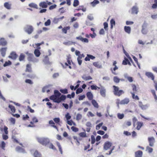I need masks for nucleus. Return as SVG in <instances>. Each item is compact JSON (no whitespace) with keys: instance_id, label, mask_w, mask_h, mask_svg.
I'll return each mask as SVG.
<instances>
[{"instance_id":"nucleus-1","label":"nucleus","mask_w":157,"mask_h":157,"mask_svg":"<svg viewBox=\"0 0 157 157\" xmlns=\"http://www.w3.org/2000/svg\"><path fill=\"white\" fill-rule=\"evenodd\" d=\"M66 98V96L64 95H61V94L57 90L54 91V94L51 96L49 99L52 100L54 102L59 103L62 101H65Z\"/></svg>"},{"instance_id":"nucleus-2","label":"nucleus","mask_w":157,"mask_h":157,"mask_svg":"<svg viewBox=\"0 0 157 157\" xmlns=\"http://www.w3.org/2000/svg\"><path fill=\"white\" fill-rule=\"evenodd\" d=\"M113 94L116 96L120 97L124 93V91L123 90H119V88L118 86H113Z\"/></svg>"},{"instance_id":"nucleus-3","label":"nucleus","mask_w":157,"mask_h":157,"mask_svg":"<svg viewBox=\"0 0 157 157\" xmlns=\"http://www.w3.org/2000/svg\"><path fill=\"white\" fill-rule=\"evenodd\" d=\"M37 140L40 143L45 146L47 145L50 143V140L47 138H39L37 139Z\"/></svg>"},{"instance_id":"nucleus-4","label":"nucleus","mask_w":157,"mask_h":157,"mask_svg":"<svg viewBox=\"0 0 157 157\" xmlns=\"http://www.w3.org/2000/svg\"><path fill=\"white\" fill-rule=\"evenodd\" d=\"M117 62L116 61H114L113 63V66H114L113 68H111L110 70L112 73L114 75H117V73L116 72V71L118 69V67L116 65Z\"/></svg>"},{"instance_id":"nucleus-5","label":"nucleus","mask_w":157,"mask_h":157,"mask_svg":"<svg viewBox=\"0 0 157 157\" xmlns=\"http://www.w3.org/2000/svg\"><path fill=\"white\" fill-rule=\"evenodd\" d=\"M25 31L28 34H31L33 31V27L30 25H27L25 28Z\"/></svg>"},{"instance_id":"nucleus-6","label":"nucleus","mask_w":157,"mask_h":157,"mask_svg":"<svg viewBox=\"0 0 157 157\" xmlns=\"http://www.w3.org/2000/svg\"><path fill=\"white\" fill-rule=\"evenodd\" d=\"M112 143L109 141H107L104 144V148L105 150H107L111 146Z\"/></svg>"},{"instance_id":"nucleus-7","label":"nucleus","mask_w":157,"mask_h":157,"mask_svg":"<svg viewBox=\"0 0 157 157\" xmlns=\"http://www.w3.org/2000/svg\"><path fill=\"white\" fill-rule=\"evenodd\" d=\"M93 65L97 68H101L102 66L101 63L99 62H95L93 63Z\"/></svg>"},{"instance_id":"nucleus-8","label":"nucleus","mask_w":157,"mask_h":157,"mask_svg":"<svg viewBox=\"0 0 157 157\" xmlns=\"http://www.w3.org/2000/svg\"><path fill=\"white\" fill-rule=\"evenodd\" d=\"M17 55L16 53L15 52H13L10 53L9 57L13 60H15L17 58Z\"/></svg>"},{"instance_id":"nucleus-9","label":"nucleus","mask_w":157,"mask_h":157,"mask_svg":"<svg viewBox=\"0 0 157 157\" xmlns=\"http://www.w3.org/2000/svg\"><path fill=\"white\" fill-rule=\"evenodd\" d=\"M7 44V42L5 38H1L0 39V45L4 46Z\"/></svg>"},{"instance_id":"nucleus-10","label":"nucleus","mask_w":157,"mask_h":157,"mask_svg":"<svg viewBox=\"0 0 157 157\" xmlns=\"http://www.w3.org/2000/svg\"><path fill=\"white\" fill-rule=\"evenodd\" d=\"M101 95L103 97H105L106 95V90L104 87H101L100 90Z\"/></svg>"},{"instance_id":"nucleus-11","label":"nucleus","mask_w":157,"mask_h":157,"mask_svg":"<svg viewBox=\"0 0 157 157\" xmlns=\"http://www.w3.org/2000/svg\"><path fill=\"white\" fill-rule=\"evenodd\" d=\"M87 56L85 59V60L86 61H89L90 60V59L93 60L95 58V56L90 54H87Z\"/></svg>"},{"instance_id":"nucleus-12","label":"nucleus","mask_w":157,"mask_h":157,"mask_svg":"<svg viewBox=\"0 0 157 157\" xmlns=\"http://www.w3.org/2000/svg\"><path fill=\"white\" fill-rule=\"evenodd\" d=\"M145 75L148 78H151L153 81H155L154 80L155 77L152 73L150 72H147L146 73Z\"/></svg>"},{"instance_id":"nucleus-13","label":"nucleus","mask_w":157,"mask_h":157,"mask_svg":"<svg viewBox=\"0 0 157 157\" xmlns=\"http://www.w3.org/2000/svg\"><path fill=\"white\" fill-rule=\"evenodd\" d=\"M148 140L149 143V145L151 146H153L154 145V143L155 142V139L153 137H149Z\"/></svg>"},{"instance_id":"nucleus-14","label":"nucleus","mask_w":157,"mask_h":157,"mask_svg":"<svg viewBox=\"0 0 157 157\" xmlns=\"http://www.w3.org/2000/svg\"><path fill=\"white\" fill-rule=\"evenodd\" d=\"M129 102V100L128 98H125L122 100L120 102L121 105H125L128 104Z\"/></svg>"},{"instance_id":"nucleus-15","label":"nucleus","mask_w":157,"mask_h":157,"mask_svg":"<svg viewBox=\"0 0 157 157\" xmlns=\"http://www.w3.org/2000/svg\"><path fill=\"white\" fill-rule=\"evenodd\" d=\"M76 39L81 40L82 42L85 43H88L89 41L88 39L86 38H83L81 36L77 37Z\"/></svg>"},{"instance_id":"nucleus-16","label":"nucleus","mask_w":157,"mask_h":157,"mask_svg":"<svg viewBox=\"0 0 157 157\" xmlns=\"http://www.w3.org/2000/svg\"><path fill=\"white\" fill-rule=\"evenodd\" d=\"M47 4L45 2H41L40 3L39 6L41 8H46L47 7Z\"/></svg>"},{"instance_id":"nucleus-17","label":"nucleus","mask_w":157,"mask_h":157,"mask_svg":"<svg viewBox=\"0 0 157 157\" xmlns=\"http://www.w3.org/2000/svg\"><path fill=\"white\" fill-rule=\"evenodd\" d=\"M122 64L124 65H126L127 64L130 66L131 65L129 60L126 57H125L123 61Z\"/></svg>"},{"instance_id":"nucleus-18","label":"nucleus","mask_w":157,"mask_h":157,"mask_svg":"<svg viewBox=\"0 0 157 157\" xmlns=\"http://www.w3.org/2000/svg\"><path fill=\"white\" fill-rule=\"evenodd\" d=\"M6 49V48H3L0 49V52L1 53L2 56L3 57H4L5 56Z\"/></svg>"},{"instance_id":"nucleus-19","label":"nucleus","mask_w":157,"mask_h":157,"mask_svg":"<svg viewBox=\"0 0 157 157\" xmlns=\"http://www.w3.org/2000/svg\"><path fill=\"white\" fill-rule=\"evenodd\" d=\"M32 71L31 65V64H27L26 66V72H31Z\"/></svg>"},{"instance_id":"nucleus-20","label":"nucleus","mask_w":157,"mask_h":157,"mask_svg":"<svg viewBox=\"0 0 157 157\" xmlns=\"http://www.w3.org/2000/svg\"><path fill=\"white\" fill-rule=\"evenodd\" d=\"M4 6L5 8L8 10L11 9V4L9 2H6L4 4Z\"/></svg>"},{"instance_id":"nucleus-21","label":"nucleus","mask_w":157,"mask_h":157,"mask_svg":"<svg viewBox=\"0 0 157 157\" xmlns=\"http://www.w3.org/2000/svg\"><path fill=\"white\" fill-rule=\"evenodd\" d=\"M143 152L142 151L139 150L135 153V157H142Z\"/></svg>"},{"instance_id":"nucleus-22","label":"nucleus","mask_w":157,"mask_h":157,"mask_svg":"<svg viewBox=\"0 0 157 157\" xmlns=\"http://www.w3.org/2000/svg\"><path fill=\"white\" fill-rule=\"evenodd\" d=\"M86 96L89 100H92L93 99V95L91 92H88L86 93Z\"/></svg>"},{"instance_id":"nucleus-23","label":"nucleus","mask_w":157,"mask_h":157,"mask_svg":"<svg viewBox=\"0 0 157 157\" xmlns=\"http://www.w3.org/2000/svg\"><path fill=\"white\" fill-rule=\"evenodd\" d=\"M70 26L64 27L62 29V33L64 34H66L67 32V31L70 30Z\"/></svg>"},{"instance_id":"nucleus-24","label":"nucleus","mask_w":157,"mask_h":157,"mask_svg":"<svg viewBox=\"0 0 157 157\" xmlns=\"http://www.w3.org/2000/svg\"><path fill=\"white\" fill-rule=\"evenodd\" d=\"M16 150L19 152H25L24 149L20 146H17L16 147Z\"/></svg>"},{"instance_id":"nucleus-25","label":"nucleus","mask_w":157,"mask_h":157,"mask_svg":"<svg viewBox=\"0 0 157 157\" xmlns=\"http://www.w3.org/2000/svg\"><path fill=\"white\" fill-rule=\"evenodd\" d=\"M49 124L51 125V126L52 127L54 128H56L57 130L58 129V128L55 125V123L52 120H50L49 122Z\"/></svg>"},{"instance_id":"nucleus-26","label":"nucleus","mask_w":157,"mask_h":157,"mask_svg":"<svg viewBox=\"0 0 157 157\" xmlns=\"http://www.w3.org/2000/svg\"><path fill=\"white\" fill-rule=\"evenodd\" d=\"M125 31L128 34H130L131 32V29L129 26H125L124 27Z\"/></svg>"},{"instance_id":"nucleus-27","label":"nucleus","mask_w":157,"mask_h":157,"mask_svg":"<svg viewBox=\"0 0 157 157\" xmlns=\"http://www.w3.org/2000/svg\"><path fill=\"white\" fill-rule=\"evenodd\" d=\"M132 14H137L138 13V8L135 6H133L132 9Z\"/></svg>"},{"instance_id":"nucleus-28","label":"nucleus","mask_w":157,"mask_h":157,"mask_svg":"<svg viewBox=\"0 0 157 157\" xmlns=\"http://www.w3.org/2000/svg\"><path fill=\"white\" fill-rule=\"evenodd\" d=\"M25 58V56L23 53H21L19 57V60L20 61H24Z\"/></svg>"},{"instance_id":"nucleus-29","label":"nucleus","mask_w":157,"mask_h":157,"mask_svg":"<svg viewBox=\"0 0 157 157\" xmlns=\"http://www.w3.org/2000/svg\"><path fill=\"white\" fill-rule=\"evenodd\" d=\"M34 54L36 57H38L40 56L41 53L40 51L38 49H36L34 50Z\"/></svg>"},{"instance_id":"nucleus-30","label":"nucleus","mask_w":157,"mask_h":157,"mask_svg":"<svg viewBox=\"0 0 157 157\" xmlns=\"http://www.w3.org/2000/svg\"><path fill=\"white\" fill-rule=\"evenodd\" d=\"M91 102L92 105L95 108H98V104L95 100H92Z\"/></svg>"},{"instance_id":"nucleus-31","label":"nucleus","mask_w":157,"mask_h":157,"mask_svg":"<svg viewBox=\"0 0 157 157\" xmlns=\"http://www.w3.org/2000/svg\"><path fill=\"white\" fill-rule=\"evenodd\" d=\"M131 86L133 91V92L132 93H136L137 90L136 86L134 84H132Z\"/></svg>"},{"instance_id":"nucleus-32","label":"nucleus","mask_w":157,"mask_h":157,"mask_svg":"<svg viewBox=\"0 0 157 157\" xmlns=\"http://www.w3.org/2000/svg\"><path fill=\"white\" fill-rule=\"evenodd\" d=\"M110 28L111 29H113V26L115 25V21L114 19H112L110 20Z\"/></svg>"},{"instance_id":"nucleus-33","label":"nucleus","mask_w":157,"mask_h":157,"mask_svg":"<svg viewBox=\"0 0 157 157\" xmlns=\"http://www.w3.org/2000/svg\"><path fill=\"white\" fill-rule=\"evenodd\" d=\"M9 107L10 109V110L12 113H13L15 112L16 109L13 106L11 105H9Z\"/></svg>"},{"instance_id":"nucleus-34","label":"nucleus","mask_w":157,"mask_h":157,"mask_svg":"<svg viewBox=\"0 0 157 157\" xmlns=\"http://www.w3.org/2000/svg\"><path fill=\"white\" fill-rule=\"evenodd\" d=\"M143 123L141 122H137V126L136 127L137 129L139 130H140L141 127L142 126Z\"/></svg>"},{"instance_id":"nucleus-35","label":"nucleus","mask_w":157,"mask_h":157,"mask_svg":"<svg viewBox=\"0 0 157 157\" xmlns=\"http://www.w3.org/2000/svg\"><path fill=\"white\" fill-rule=\"evenodd\" d=\"M139 105L142 109H145L147 108V106L143 105L141 102H139Z\"/></svg>"},{"instance_id":"nucleus-36","label":"nucleus","mask_w":157,"mask_h":157,"mask_svg":"<svg viewBox=\"0 0 157 157\" xmlns=\"http://www.w3.org/2000/svg\"><path fill=\"white\" fill-rule=\"evenodd\" d=\"M33 155L34 157H41V154L36 150L34 152Z\"/></svg>"},{"instance_id":"nucleus-37","label":"nucleus","mask_w":157,"mask_h":157,"mask_svg":"<svg viewBox=\"0 0 157 157\" xmlns=\"http://www.w3.org/2000/svg\"><path fill=\"white\" fill-rule=\"evenodd\" d=\"M56 144L57 146L59 148V150L60 151L61 154H62L63 151L60 143L58 142H57Z\"/></svg>"},{"instance_id":"nucleus-38","label":"nucleus","mask_w":157,"mask_h":157,"mask_svg":"<svg viewBox=\"0 0 157 157\" xmlns=\"http://www.w3.org/2000/svg\"><path fill=\"white\" fill-rule=\"evenodd\" d=\"M78 135L80 137L83 138H85L87 137V136L85 132H81L79 133Z\"/></svg>"},{"instance_id":"nucleus-39","label":"nucleus","mask_w":157,"mask_h":157,"mask_svg":"<svg viewBox=\"0 0 157 157\" xmlns=\"http://www.w3.org/2000/svg\"><path fill=\"white\" fill-rule=\"evenodd\" d=\"M48 147L49 148L52 149L53 150H56V147L52 143L50 142V143H49V144H48Z\"/></svg>"},{"instance_id":"nucleus-40","label":"nucleus","mask_w":157,"mask_h":157,"mask_svg":"<svg viewBox=\"0 0 157 157\" xmlns=\"http://www.w3.org/2000/svg\"><path fill=\"white\" fill-rule=\"evenodd\" d=\"M29 6L33 8L36 9H37L38 8V6L37 5L34 3H31L29 5Z\"/></svg>"},{"instance_id":"nucleus-41","label":"nucleus","mask_w":157,"mask_h":157,"mask_svg":"<svg viewBox=\"0 0 157 157\" xmlns=\"http://www.w3.org/2000/svg\"><path fill=\"white\" fill-rule=\"evenodd\" d=\"M82 78L84 80L86 81L92 79V78L90 76H86L84 75L82 77Z\"/></svg>"},{"instance_id":"nucleus-42","label":"nucleus","mask_w":157,"mask_h":157,"mask_svg":"<svg viewBox=\"0 0 157 157\" xmlns=\"http://www.w3.org/2000/svg\"><path fill=\"white\" fill-rule=\"evenodd\" d=\"M131 93L132 94V97L133 99L136 100H139V98L137 95H135V93Z\"/></svg>"},{"instance_id":"nucleus-43","label":"nucleus","mask_w":157,"mask_h":157,"mask_svg":"<svg viewBox=\"0 0 157 157\" xmlns=\"http://www.w3.org/2000/svg\"><path fill=\"white\" fill-rule=\"evenodd\" d=\"M124 77L125 78L127 79L129 82H133V78L132 77L130 76H125Z\"/></svg>"},{"instance_id":"nucleus-44","label":"nucleus","mask_w":157,"mask_h":157,"mask_svg":"<svg viewBox=\"0 0 157 157\" xmlns=\"http://www.w3.org/2000/svg\"><path fill=\"white\" fill-rule=\"evenodd\" d=\"M113 80L114 82L116 83H119L120 80V79L117 76L114 77Z\"/></svg>"},{"instance_id":"nucleus-45","label":"nucleus","mask_w":157,"mask_h":157,"mask_svg":"<svg viewBox=\"0 0 157 157\" xmlns=\"http://www.w3.org/2000/svg\"><path fill=\"white\" fill-rule=\"evenodd\" d=\"M99 1L98 0H94L91 3V4L93 6H95L96 4L99 3Z\"/></svg>"},{"instance_id":"nucleus-46","label":"nucleus","mask_w":157,"mask_h":157,"mask_svg":"<svg viewBox=\"0 0 157 157\" xmlns=\"http://www.w3.org/2000/svg\"><path fill=\"white\" fill-rule=\"evenodd\" d=\"M79 2L78 0H74V1L73 6L74 7H76L78 5Z\"/></svg>"},{"instance_id":"nucleus-47","label":"nucleus","mask_w":157,"mask_h":157,"mask_svg":"<svg viewBox=\"0 0 157 157\" xmlns=\"http://www.w3.org/2000/svg\"><path fill=\"white\" fill-rule=\"evenodd\" d=\"M28 59L29 61H31L33 60V55L32 54H29L28 55Z\"/></svg>"},{"instance_id":"nucleus-48","label":"nucleus","mask_w":157,"mask_h":157,"mask_svg":"<svg viewBox=\"0 0 157 157\" xmlns=\"http://www.w3.org/2000/svg\"><path fill=\"white\" fill-rule=\"evenodd\" d=\"M151 92L154 96L155 100H157V96L155 94V91L154 90H151Z\"/></svg>"},{"instance_id":"nucleus-49","label":"nucleus","mask_w":157,"mask_h":157,"mask_svg":"<svg viewBox=\"0 0 157 157\" xmlns=\"http://www.w3.org/2000/svg\"><path fill=\"white\" fill-rule=\"evenodd\" d=\"M60 91L63 94H67L68 93V90L67 89H60Z\"/></svg>"},{"instance_id":"nucleus-50","label":"nucleus","mask_w":157,"mask_h":157,"mask_svg":"<svg viewBox=\"0 0 157 157\" xmlns=\"http://www.w3.org/2000/svg\"><path fill=\"white\" fill-rule=\"evenodd\" d=\"M133 59L135 61V62L136 63L137 65H138V67L140 69V63H139L138 61V59H137L136 58L135 56H133Z\"/></svg>"},{"instance_id":"nucleus-51","label":"nucleus","mask_w":157,"mask_h":157,"mask_svg":"<svg viewBox=\"0 0 157 157\" xmlns=\"http://www.w3.org/2000/svg\"><path fill=\"white\" fill-rule=\"evenodd\" d=\"M82 115L80 113H78L77 114L76 117V119L77 120L79 121L81 120L82 118Z\"/></svg>"},{"instance_id":"nucleus-52","label":"nucleus","mask_w":157,"mask_h":157,"mask_svg":"<svg viewBox=\"0 0 157 157\" xmlns=\"http://www.w3.org/2000/svg\"><path fill=\"white\" fill-rule=\"evenodd\" d=\"M9 121L13 124H14L15 123V120L13 118H11L9 119Z\"/></svg>"},{"instance_id":"nucleus-53","label":"nucleus","mask_w":157,"mask_h":157,"mask_svg":"<svg viewBox=\"0 0 157 157\" xmlns=\"http://www.w3.org/2000/svg\"><path fill=\"white\" fill-rule=\"evenodd\" d=\"M91 88L92 90H96L98 88V89H100V88L99 87L97 86H96L92 85L91 86Z\"/></svg>"},{"instance_id":"nucleus-54","label":"nucleus","mask_w":157,"mask_h":157,"mask_svg":"<svg viewBox=\"0 0 157 157\" xmlns=\"http://www.w3.org/2000/svg\"><path fill=\"white\" fill-rule=\"evenodd\" d=\"M95 139L94 136L93 135L91 136V143L92 144H94L95 142Z\"/></svg>"},{"instance_id":"nucleus-55","label":"nucleus","mask_w":157,"mask_h":157,"mask_svg":"<svg viewBox=\"0 0 157 157\" xmlns=\"http://www.w3.org/2000/svg\"><path fill=\"white\" fill-rule=\"evenodd\" d=\"M71 129L73 131L75 132H77L78 131V128L73 126L71 127Z\"/></svg>"},{"instance_id":"nucleus-56","label":"nucleus","mask_w":157,"mask_h":157,"mask_svg":"<svg viewBox=\"0 0 157 157\" xmlns=\"http://www.w3.org/2000/svg\"><path fill=\"white\" fill-rule=\"evenodd\" d=\"M103 124V123L101 122V123H99V124L96 125V130H99L100 129L102 125Z\"/></svg>"},{"instance_id":"nucleus-57","label":"nucleus","mask_w":157,"mask_h":157,"mask_svg":"<svg viewBox=\"0 0 157 157\" xmlns=\"http://www.w3.org/2000/svg\"><path fill=\"white\" fill-rule=\"evenodd\" d=\"M53 120L55 123L56 124H59V123L60 121V119L59 118H55L53 119Z\"/></svg>"},{"instance_id":"nucleus-58","label":"nucleus","mask_w":157,"mask_h":157,"mask_svg":"<svg viewBox=\"0 0 157 157\" xmlns=\"http://www.w3.org/2000/svg\"><path fill=\"white\" fill-rule=\"evenodd\" d=\"M83 91V90L81 88H78L76 90V93L77 94H79L80 93L82 92Z\"/></svg>"},{"instance_id":"nucleus-59","label":"nucleus","mask_w":157,"mask_h":157,"mask_svg":"<svg viewBox=\"0 0 157 157\" xmlns=\"http://www.w3.org/2000/svg\"><path fill=\"white\" fill-rule=\"evenodd\" d=\"M71 59V57L70 56L67 57V62L69 65H71V62H72V61L70 60Z\"/></svg>"},{"instance_id":"nucleus-60","label":"nucleus","mask_w":157,"mask_h":157,"mask_svg":"<svg viewBox=\"0 0 157 157\" xmlns=\"http://www.w3.org/2000/svg\"><path fill=\"white\" fill-rule=\"evenodd\" d=\"M29 118V117L27 114H26L25 115H23L22 117V120L25 121L26 120H28Z\"/></svg>"},{"instance_id":"nucleus-61","label":"nucleus","mask_w":157,"mask_h":157,"mask_svg":"<svg viewBox=\"0 0 157 157\" xmlns=\"http://www.w3.org/2000/svg\"><path fill=\"white\" fill-rule=\"evenodd\" d=\"M51 21L50 19H48L47 20V21L45 22L44 23V25L46 26H48L49 25L51 24Z\"/></svg>"},{"instance_id":"nucleus-62","label":"nucleus","mask_w":157,"mask_h":157,"mask_svg":"<svg viewBox=\"0 0 157 157\" xmlns=\"http://www.w3.org/2000/svg\"><path fill=\"white\" fill-rule=\"evenodd\" d=\"M147 150L148 151V152L149 153L152 152L153 151V149L152 148L147 146L146 147Z\"/></svg>"},{"instance_id":"nucleus-63","label":"nucleus","mask_w":157,"mask_h":157,"mask_svg":"<svg viewBox=\"0 0 157 157\" xmlns=\"http://www.w3.org/2000/svg\"><path fill=\"white\" fill-rule=\"evenodd\" d=\"M6 146L5 143L3 141L1 142V147L2 149H4Z\"/></svg>"},{"instance_id":"nucleus-64","label":"nucleus","mask_w":157,"mask_h":157,"mask_svg":"<svg viewBox=\"0 0 157 157\" xmlns=\"http://www.w3.org/2000/svg\"><path fill=\"white\" fill-rule=\"evenodd\" d=\"M65 117L67 120H70L71 117V116L70 115L69 113H67L65 115Z\"/></svg>"}]
</instances>
